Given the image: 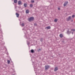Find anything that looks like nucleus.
I'll return each mask as SVG.
<instances>
[{
	"instance_id": "obj_1",
	"label": "nucleus",
	"mask_w": 75,
	"mask_h": 75,
	"mask_svg": "<svg viewBox=\"0 0 75 75\" xmlns=\"http://www.w3.org/2000/svg\"><path fill=\"white\" fill-rule=\"evenodd\" d=\"M45 71H47L48 69L50 68V66L48 65H45Z\"/></svg>"
},
{
	"instance_id": "obj_2",
	"label": "nucleus",
	"mask_w": 75,
	"mask_h": 75,
	"mask_svg": "<svg viewBox=\"0 0 75 75\" xmlns=\"http://www.w3.org/2000/svg\"><path fill=\"white\" fill-rule=\"evenodd\" d=\"M34 20V18L33 17H30L28 19L29 21H33Z\"/></svg>"
},
{
	"instance_id": "obj_3",
	"label": "nucleus",
	"mask_w": 75,
	"mask_h": 75,
	"mask_svg": "<svg viewBox=\"0 0 75 75\" xmlns=\"http://www.w3.org/2000/svg\"><path fill=\"white\" fill-rule=\"evenodd\" d=\"M71 19V16H69L67 18V21H69Z\"/></svg>"
},
{
	"instance_id": "obj_4",
	"label": "nucleus",
	"mask_w": 75,
	"mask_h": 75,
	"mask_svg": "<svg viewBox=\"0 0 75 75\" xmlns=\"http://www.w3.org/2000/svg\"><path fill=\"white\" fill-rule=\"evenodd\" d=\"M67 33L69 35L71 33V31H70L69 29H68L67 31Z\"/></svg>"
},
{
	"instance_id": "obj_5",
	"label": "nucleus",
	"mask_w": 75,
	"mask_h": 75,
	"mask_svg": "<svg viewBox=\"0 0 75 75\" xmlns=\"http://www.w3.org/2000/svg\"><path fill=\"white\" fill-rule=\"evenodd\" d=\"M50 28L51 27L50 26H47L45 28V29H46V30H49V29H50Z\"/></svg>"
},
{
	"instance_id": "obj_6",
	"label": "nucleus",
	"mask_w": 75,
	"mask_h": 75,
	"mask_svg": "<svg viewBox=\"0 0 75 75\" xmlns=\"http://www.w3.org/2000/svg\"><path fill=\"white\" fill-rule=\"evenodd\" d=\"M68 1H66L65 3H64V6H67V4H68Z\"/></svg>"
},
{
	"instance_id": "obj_7",
	"label": "nucleus",
	"mask_w": 75,
	"mask_h": 75,
	"mask_svg": "<svg viewBox=\"0 0 75 75\" xmlns=\"http://www.w3.org/2000/svg\"><path fill=\"white\" fill-rule=\"evenodd\" d=\"M58 69V67H56L54 68V71H57Z\"/></svg>"
},
{
	"instance_id": "obj_8",
	"label": "nucleus",
	"mask_w": 75,
	"mask_h": 75,
	"mask_svg": "<svg viewBox=\"0 0 75 75\" xmlns=\"http://www.w3.org/2000/svg\"><path fill=\"white\" fill-rule=\"evenodd\" d=\"M21 4V1H18V4L20 5V4Z\"/></svg>"
},
{
	"instance_id": "obj_9",
	"label": "nucleus",
	"mask_w": 75,
	"mask_h": 75,
	"mask_svg": "<svg viewBox=\"0 0 75 75\" xmlns=\"http://www.w3.org/2000/svg\"><path fill=\"white\" fill-rule=\"evenodd\" d=\"M29 13V11L28 10H27L26 11V14H28Z\"/></svg>"
},
{
	"instance_id": "obj_10",
	"label": "nucleus",
	"mask_w": 75,
	"mask_h": 75,
	"mask_svg": "<svg viewBox=\"0 0 75 75\" xmlns=\"http://www.w3.org/2000/svg\"><path fill=\"white\" fill-rule=\"evenodd\" d=\"M16 16L17 17H18L19 16V14H18V13H16Z\"/></svg>"
},
{
	"instance_id": "obj_11",
	"label": "nucleus",
	"mask_w": 75,
	"mask_h": 75,
	"mask_svg": "<svg viewBox=\"0 0 75 75\" xmlns=\"http://www.w3.org/2000/svg\"><path fill=\"white\" fill-rule=\"evenodd\" d=\"M30 52H31V53H34V50L32 49L31 50H30Z\"/></svg>"
},
{
	"instance_id": "obj_12",
	"label": "nucleus",
	"mask_w": 75,
	"mask_h": 75,
	"mask_svg": "<svg viewBox=\"0 0 75 75\" xmlns=\"http://www.w3.org/2000/svg\"><path fill=\"white\" fill-rule=\"evenodd\" d=\"M63 36V35H62V34H60L59 35V37L60 38H62Z\"/></svg>"
},
{
	"instance_id": "obj_13",
	"label": "nucleus",
	"mask_w": 75,
	"mask_h": 75,
	"mask_svg": "<svg viewBox=\"0 0 75 75\" xmlns=\"http://www.w3.org/2000/svg\"><path fill=\"white\" fill-rule=\"evenodd\" d=\"M30 7L31 8H32V7H33V4H30Z\"/></svg>"
},
{
	"instance_id": "obj_14",
	"label": "nucleus",
	"mask_w": 75,
	"mask_h": 75,
	"mask_svg": "<svg viewBox=\"0 0 75 75\" xmlns=\"http://www.w3.org/2000/svg\"><path fill=\"white\" fill-rule=\"evenodd\" d=\"M27 4H24L23 6L25 7H27Z\"/></svg>"
},
{
	"instance_id": "obj_15",
	"label": "nucleus",
	"mask_w": 75,
	"mask_h": 75,
	"mask_svg": "<svg viewBox=\"0 0 75 75\" xmlns=\"http://www.w3.org/2000/svg\"><path fill=\"white\" fill-rule=\"evenodd\" d=\"M17 0H14V3H17Z\"/></svg>"
},
{
	"instance_id": "obj_16",
	"label": "nucleus",
	"mask_w": 75,
	"mask_h": 75,
	"mask_svg": "<svg viewBox=\"0 0 75 75\" xmlns=\"http://www.w3.org/2000/svg\"><path fill=\"white\" fill-rule=\"evenodd\" d=\"M58 21V19H55L54 20V22H57V21Z\"/></svg>"
},
{
	"instance_id": "obj_17",
	"label": "nucleus",
	"mask_w": 75,
	"mask_h": 75,
	"mask_svg": "<svg viewBox=\"0 0 75 75\" xmlns=\"http://www.w3.org/2000/svg\"><path fill=\"white\" fill-rule=\"evenodd\" d=\"M71 30L72 31H75V29H71Z\"/></svg>"
},
{
	"instance_id": "obj_18",
	"label": "nucleus",
	"mask_w": 75,
	"mask_h": 75,
	"mask_svg": "<svg viewBox=\"0 0 75 75\" xmlns=\"http://www.w3.org/2000/svg\"><path fill=\"white\" fill-rule=\"evenodd\" d=\"M8 64H10V61L9 60H7Z\"/></svg>"
},
{
	"instance_id": "obj_19",
	"label": "nucleus",
	"mask_w": 75,
	"mask_h": 75,
	"mask_svg": "<svg viewBox=\"0 0 75 75\" xmlns=\"http://www.w3.org/2000/svg\"><path fill=\"white\" fill-rule=\"evenodd\" d=\"M34 26H37V23H35L34 24Z\"/></svg>"
},
{
	"instance_id": "obj_20",
	"label": "nucleus",
	"mask_w": 75,
	"mask_h": 75,
	"mask_svg": "<svg viewBox=\"0 0 75 75\" xmlns=\"http://www.w3.org/2000/svg\"><path fill=\"white\" fill-rule=\"evenodd\" d=\"M40 41H41V42H42V41H43V40L42 39V38H41L40 39Z\"/></svg>"
},
{
	"instance_id": "obj_21",
	"label": "nucleus",
	"mask_w": 75,
	"mask_h": 75,
	"mask_svg": "<svg viewBox=\"0 0 75 75\" xmlns=\"http://www.w3.org/2000/svg\"><path fill=\"white\" fill-rule=\"evenodd\" d=\"M41 51V50L40 49L38 50V52H40V51Z\"/></svg>"
},
{
	"instance_id": "obj_22",
	"label": "nucleus",
	"mask_w": 75,
	"mask_h": 75,
	"mask_svg": "<svg viewBox=\"0 0 75 75\" xmlns=\"http://www.w3.org/2000/svg\"><path fill=\"white\" fill-rule=\"evenodd\" d=\"M21 25H22V27H23L24 25V23H23Z\"/></svg>"
},
{
	"instance_id": "obj_23",
	"label": "nucleus",
	"mask_w": 75,
	"mask_h": 75,
	"mask_svg": "<svg viewBox=\"0 0 75 75\" xmlns=\"http://www.w3.org/2000/svg\"><path fill=\"white\" fill-rule=\"evenodd\" d=\"M31 2L32 3H34V1H33V0H32L31 1Z\"/></svg>"
},
{
	"instance_id": "obj_24",
	"label": "nucleus",
	"mask_w": 75,
	"mask_h": 75,
	"mask_svg": "<svg viewBox=\"0 0 75 75\" xmlns=\"http://www.w3.org/2000/svg\"><path fill=\"white\" fill-rule=\"evenodd\" d=\"M74 17H75V15H73L72 16V17L73 18H74Z\"/></svg>"
},
{
	"instance_id": "obj_25",
	"label": "nucleus",
	"mask_w": 75,
	"mask_h": 75,
	"mask_svg": "<svg viewBox=\"0 0 75 75\" xmlns=\"http://www.w3.org/2000/svg\"><path fill=\"white\" fill-rule=\"evenodd\" d=\"M29 44H30V42H28L27 43V45H29Z\"/></svg>"
},
{
	"instance_id": "obj_26",
	"label": "nucleus",
	"mask_w": 75,
	"mask_h": 75,
	"mask_svg": "<svg viewBox=\"0 0 75 75\" xmlns=\"http://www.w3.org/2000/svg\"><path fill=\"white\" fill-rule=\"evenodd\" d=\"M71 33L72 34H74V33H73V32H71Z\"/></svg>"
},
{
	"instance_id": "obj_27",
	"label": "nucleus",
	"mask_w": 75,
	"mask_h": 75,
	"mask_svg": "<svg viewBox=\"0 0 75 75\" xmlns=\"http://www.w3.org/2000/svg\"><path fill=\"white\" fill-rule=\"evenodd\" d=\"M58 10H60V8H58Z\"/></svg>"
},
{
	"instance_id": "obj_28",
	"label": "nucleus",
	"mask_w": 75,
	"mask_h": 75,
	"mask_svg": "<svg viewBox=\"0 0 75 75\" xmlns=\"http://www.w3.org/2000/svg\"><path fill=\"white\" fill-rule=\"evenodd\" d=\"M74 21L73 20H72L71 21V22H72V21Z\"/></svg>"
}]
</instances>
